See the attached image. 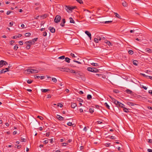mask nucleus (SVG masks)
Returning <instances> with one entry per match:
<instances>
[{"instance_id": "f257e3e1", "label": "nucleus", "mask_w": 152, "mask_h": 152, "mask_svg": "<svg viewBox=\"0 0 152 152\" xmlns=\"http://www.w3.org/2000/svg\"><path fill=\"white\" fill-rule=\"evenodd\" d=\"M75 75L78 77L81 78L83 80L85 81L86 79L85 75L80 71L76 72L75 73Z\"/></svg>"}, {"instance_id": "f03ea898", "label": "nucleus", "mask_w": 152, "mask_h": 152, "mask_svg": "<svg viewBox=\"0 0 152 152\" xmlns=\"http://www.w3.org/2000/svg\"><path fill=\"white\" fill-rule=\"evenodd\" d=\"M87 70L89 71L93 72L96 73L98 72L99 70L96 68H91V67H88L87 69Z\"/></svg>"}, {"instance_id": "7ed1b4c3", "label": "nucleus", "mask_w": 152, "mask_h": 152, "mask_svg": "<svg viewBox=\"0 0 152 152\" xmlns=\"http://www.w3.org/2000/svg\"><path fill=\"white\" fill-rule=\"evenodd\" d=\"M25 72H27V73L28 74H29V73L31 72V73H37L38 72V70L36 69H27L25 70Z\"/></svg>"}, {"instance_id": "20e7f679", "label": "nucleus", "mask_w": 152, "mask_h": 152, "mask_svg": "<svg viewBox=\"0 0 152 152\" xmlns=\"http://www.w3.org/2000/svg\"><path fill=\"white\" fill-rule=\"evenodd\" d=\"M61 18V17L60 15H57L56 16L54 21L56 23H57L60 22Z\"/></svg>"}, {"instance_id": "39448f33", "label": "nucleus", "mask_w": 152, "mask_h": 152, "mask_svg": "<svg viewBox=\"0 0 152 152\" xmlns=\"http://www.w3.org/2000/svg\"><path fill=\"white\" fill-rule=\"evenodd\" d=\"M65 9H66V11L68 12H69L72 11L71 7L69 6H66L65 7Z\"/></svg>"}, {"instance_id": "423d86ee", "label": "nucleus", "mask_w": 152, "mask_h": 152, "mask_svg": "<svg viewBox=\"0 0 152 152\" xmlns=\"http://www.w3.org/2000/svg\"><path fill=\"white\" fill-rule=\"evenodd\" d=\"M85 33L89 37L90 40H91V33L89 31H86L85 32Z\"/></svg>"}, {"instance_id": "0eeeda50", "label": "nucleus", "mask_w": 152, "mask_h": 152, "mask_svg": "<svg viewBox=\"0 0 152 152\" xmlns=\"http://www.w3.org/2000/svg\"><path fill=\"white\" fill-rule=\"evenodd\" d=\"M49 29L50 30V32L51 33H54L55 32V29L53 27H49Z\"/></svg>"}, {"instance_id": "6e6552de", "label": "nucleus", "mask_w": 152, "mask_h": 152, "mask_svg": "<svg viewBox=\"0 0 152 152\" xmlns=\"http://www.w3.org/2000/svg\"><path fill=\"white\" fill-rule=\"evenodd\" d=\"M4 65V61L2 60L0 61V68L2 67Z\"/></svg>"}, {"instance_id": "1a4fd4ad", "label": "nucleus", "mask_w": 152, "mask_h": 152, "mask_svg": "<svg viewBox=\"0 0 152 152\" xmlns=\"http://www.w3.org/2000/svg\"><path fill=\"white\" fill-rule=\"evenodd\" d=\"M62 22L61 23L60 25L62 27H64V23H65V20L64 19H63L62 20Z\"/></svg>"}, {"instance_id": "9d476101", "label": "nucleus", "mask_w": 152, "mask_h": 152, "mask_svg": "<svg viewBox=\"0 0 152 152\" xmlns=\"http://www.w3.org/2000/svg\"><path fill=\"white\" fill-rule=\"evenodd\" d=\"M57 118L58 120H60L63 121L64 120V118L59 115H57Z\"/></svg>"}, {"instance_id": "9b49d317", "label": "nucleus", "mask_w": 152, "mask_h": 152, "mask_svg": "<svg viewBox=\"0 0 152 152\" xmlns=\"http://www.w3.org/2000/svg\"><path fill=\"white\" fill-rule=\"evenodd\" d=\"M104 42L105 43H106L109 46L112 45V43L109 41H108L107 40H105L104 41Z\"/></svg>"}, {"instance_id": "f8f14e48", "label": "nucleus", "mask_w": 152, "mask_h": 152, "mask_svg": "<svg viewBox=\"0 0 152 152\" xmlns=\"http://www.w3.org/2000/svg\"><path fill=\"white\" fill-rule=\"evenodd\" d=\"M77 105V104L76 103L72 102L71 103V107L72 108H74Z\"/></svg>"}, {"instance_id": "ddd939ff", "label": "nucleus", "mask_w": 152, "mask_h": 152, "mask_svg": "<svg viewBox=\"0 0 152 152\" xmlns=\"http://www.w3.org/2000/svg\"><path fill=\"white\" fill-rule=\"evenodd\" d=\"M27 42L29 44L28 45H31L34 44L35 43V41L34 40H30L29 41H28Z\"/></svg>"}, {"instance_id": "4468645a", "label": "nucleus", "mask_w": 152, "mask_h": 152, "mask_svg": "<svg viewBox=\"0 0 152 152\" xmlns=\"http://www.w3.org/2000/svg\"><path fill=\"white\" fill-rule=\"evenodd\" d=\"M50 90L48 89H41V91L42 92L44 93H45L46 92H48V91H49Z\"/></svg>"}, {"instance_id": "2eb2a0df", "label": "nucleus", "mask_w": 152, "mask_h": 152, "mask_svg": "<svg viewBox=\"0 0 152 152\" xmlns=\"http://www.w3.org/2000/svg\"><path fill=\"white\" fill-rule=\"evenodd\" d=\"M70 59L68 57H66L65 58V61H66V62H67L68 63H70Z\"/></svg>"}, {"instance_id": "dca6fc26", "label": "nucleus", "mask_w": 152, "mask_h": 152, "mask_svg": "<svg viewBox=\"0 0 152 152\" xmlns=\"http://www.w3.org/2000/svg\"><path fill=\"white\" fill-rule=\"evenodd\" d=\"M145 51L146 52H148L149 53L152 52V50L149 48H146L145 49Z\"/></svg>"}, {"instance_id": "f3484780", "label": "nucleus", "mask_w": 152, "mask_h": 152, "mask_svg": "<svg viewBox=\"0 0 152 152\" xmlns=\"http://www.w3.org/2000/svg\"><path fill=\"white\" fill-rule=\"evenodd\" d=\"M64 69H65V70H61V69H60V70L63 72H69V69L67 68H64Z\"/></svg>"}, {"instance_id": "a211bd4d", "label": "nucleus", "mask_w": 152, "mask_h": 152, "mask_svg": "<svg viewBox=\"0 0 152 152\" xmlns=\"http://www.w3.org/2000/svg\"><path fill=\"white\" fill-rule=\"evenodd\" d=\"M7 72V71H6L5 69H2L0 71V74H1L3 73H4Z\"/></svg>"}, {"instance_id": "6ab92c4d", "label": "nucleus", "mask_w": 152, "mask_h": 152, "mask_svg": "<svg viewBox=\"0 0 152 152\" xmlns=\"http://www.w3.org/2000/svg\"><path fill=\"white\" fill-rule=\"evenodd\" d=\"M126 92L128 94H131L132 93V91L130 90L127 89L126 90Z\"/></svg>"}, {"instance_id": "aec40b11", "label": "nucleus", "mask_w": 152, "mask_h": 152, "mask_svg": "<svg viewBox=\"0 0 152 152\" xmlns=\"http://www.w3.org/2000/svg\"><path fill=\"white\" fill-rule=\"evenodd\" d=\"M70 20V22L71 23H75V22L74 20H73L72 18L70 17L69 18Z\"/></svg>"}, {"instance_id": "412c9836", "label": "nucleus", "mask_w": 152, "mask_h": 152, "mask_svg": "<svg viewBox=\"0 0 152 152\" xmlns=\"http://www.w3.org/2000/svg\"><path fill=\"white\" fill-rule=\"evenodd\" d=\"M127 104L129 106H132L134 105V103L132 102H127Z\"/></svg>"}, {"instance_id": "4be33fe9", "label": "nucleus", "mask_w": 152, "mask_h": 152, "mask_svg": "<svg viewBox=\"0 0 152 152\" xmlns=\"http://www.w3.org/2000/svg\"><path fill=\"white\" fill-rule=\"evenodd\" d=\"M104 105L107 108V109H110V106L109 105L107 104V102H105L104 104Z\"/></svg>"}, {"instance_id": "5701e85b", "label": "nucleus", "mask_w": 152, "mask_h": 152, "mask_svg": "<svg viewBox=\"0 0 152 152\" xmlns=\"http://www.w3.org/2000/svg\"><path fill=\"white\" fill-rule=\"evenodd\" d=\"M138 61L136 60H134L133 61V64L134 65L137 66V65Z\"/></svg>"}, {"instance_id": "b1692460", "label": "nucleus", "mask_w": 152, "mask_h": 152, "mask_svg": "<svg viewBox=\"0 0 152 152\" xmlns=\"http://www.w3.org/2000/svg\"><path fill=\"white\" fill-rule=\"evenodd\" d=\"M31 35V34L30 33L28 32V33H26L25 35L26 37H28L30 36Z\"/></svg>"}, {"instance_id": "393cba45", "label": "nucleus", "mask_w": 152, "mask_h": 152, "mask_svg": "<svg viewBox=\"0 0 152 152\" xmlns=\"http://www.w3.org/2000/svg\"><path fill=\"white\" fill-rule=\"evenodd\" d=\"M122 5L124 7H126L127 5V4L126 2L124 1L122 3Z\"/></svg>"}, {"instance_id": "a878e982", "label": "nucleus", "mask_w": 152, "mask_h": 152, "mask_svg": "<svg viewBox=\"0 0 152 152\" xmlns=\"http://www.w3.org/2000/svg\"><path fill=\"white\" fill-rule=\"evenodd\" d=\"M91 65L93 66H99V65L98 64L95 63H92L91 64Z\"/></svg>"}, {"instance_id": "bb28decb", "label": "nucleus", "mask_w": 152, "mask_h": 152, "mask_svg": "<svg viewBox=\"0 0 152 152\" xmlns=\"http://www.w3.org/2000/svg\"><path fill=\"white\" fill-rule=\"evenodd\" d=\"M69 72H70V73H76V72L74 70H73L72 69H69Z\"/></svg>"}, {"instance_id": "cd10ccee", "label": "nucleus", "mask_w": 152, "mask_h": 152, "mask_svg": "<svg viewBox=\"0 0 152 152\" xmlns=\"http://www.w3.org/2000/svg\"><path fill=\"white\" fill-rule=\"evenodd\" d=\"M124 105L123 104H122V103H121V102L119 103V104L118 105V106H119L121 108L124 107Z\"/></svg>"}, {"instance_id": "c85d7f7f", "label": "nucleus", "mask_w": 152, "mask_h": 152, "mask_svg": "<svg viewBox=\"0 0 152 152\" xmlns=\"http://www.w3.org/2000/svg\"><path fill=\"white\" fill-rule=\"evenodd\" d=\"M114 13L115 14V16L118 18H121V16H120L119 15V14H118V13Z\"/></svg>"}, {"instance_id": "c756f323", "label": "nucleus", "mask_w": 152, "mask_h": 152, "mask_svg": "<svg viewBox=\"0 0 152 152\" xmlns=\"http://www.w3.org/2000/svg\"><path fill=\"white\" fill-rule=\"evenodd\" d=\"M89 112L90 113H93L94 112V109L93 108H90L89 109Z\"/></svg>"}, {"instance_id": "7c9ffc66", "label": "nucleus", "mask_w": 152, "mask_h": 152, "mask_svg": "<svg viewBox=\"0 0 152 152\" xmlns=\"http://www.w3.org/2000/svg\"><path fill=\"white\" fill-rule=\"evenodd\" d=\"M123 108V110L124 112L126 113H128L129 112V111L126 108L124 107Z\"/></svg>"}, {"instance_id": "2f4dec72", "label": "nucleus", "mask_w": 152, "mask_h": 152, "mask_svg": "<svg viewBox=\"0 0 152 152\" xmlns=\"http://www.w3.org/2000/svg\"><path fill=\"white\" fill-rule=\"evenodd\" d=\"M87 98L88 99H90L92 98V96L90 94H88L87 96Z\"/></svg>"}, {"instance_id": "473e14b6", "label": "nucleus", "mask_w": 152, "mask_h": 152, "mask_svg": "<svg viewBox=\"0 0 152 152\" xmlns=\"http://www.w3.org/2000/svg\"><path fill=\"white\" fill-rule=\"evenodd\" d=\"M52 79L53 81L54 82L56 83L57 81L56 79L55 78L52 77Z\"/></svg>"}, {"instance_id": "72a5a7b5", "label": "nucleus", "mask_w": 152, "mask_h": 152, "mask_svg": "<svg viewBox=\"0 0 152 152\" xmlns=\"http://www.w3.org/2000/svg\"><path fill=\"white\" fill-rule=\"evenodd\" d=\"M77 100L78 101L80 102H82L83 101V100L80 98H77Z\"/></svg>"}, {"instance_id": "f704fd0d", "label": "nucleus", "mask_w": 152, "mask_h": 152, "mask_svg": "<svg viewBox=\"0 0 152 152\" xmlns=\"http://www.w3.org/2000/svg\"><path fill=\"white\" fill-rule=\"evenodd\" d=\"M113 92L117 94L119 92V91L118 90L115 89L113 90Z\"/></svg>"}, {"instance_id": "c9c22d12", "label": "nucleus", "mask_w": 152, "mask_h": 152, "mask_svg": "<svg viewBox=\"0 0 152 152\" xmlns=\"http://www.w3.org/2000/svg\"><path fill=\"white\" fill-rule=\"evenodd\" d=\"M109 97L111 99L112 101L114 103V101L116 99H115L112 97L110 96H109Z\"/></svg>"}, {"instance_id": "e433bc0d", "label": "nucleus", "mask_w": 152, "mask_h": 152, "mask_svg": "<svg viewBox=\"0 0 152 152\" xmlns=\"http://www.w3.org/2000/svg\"><path fill=\"white\" fill-rule=\"evenodd\" d=\"M129 53V54L132 55L133 53V52L132 50H129L128 52Z\"/></svg>"}, {"instance_id": "4c0bfd02", "label": "nucleus", "mask_w": 152, "mask_h": 152, "mask_svg": "<svg viewBox=\"0 0 152 152\" xmlns=\"http://www.w3.org/2000/svg\"><path fill=\"white\" fill-rule=\"evenodd\" d=\"M18 48V47L17 45H15L14 47V49L15 50H16Z\"/></svg>"}, {"instance_id": "58836bf2", "label": "nucleus", "mask_w": 152, "mask_h": 152, "mask_svg": "<svg viewBox=\"0 0 152 152\" xmlns=\"http://www.w3.org/2000/svg\"><path fill=\"white\" fill-rule=\"evenodd\" d=\"M112 22V21H105L104 22V23L105 24H108L109 23H110Z\"/></svg>"}, {"instance_id": "ea45409f", "label": "nucleus", "mask_w": 152, "mask_h": 152, "mask_svg": "<svg viewBox=\"0 0 152 152\" xmlns=\"http://www.w3.org/2000/svg\"><path fill=\"white\" fill-rule=\"evenodd\" d=\"M94 41L96 43H98L99 42V40H98L97 38H95L94 39Z\"/></svg>"}, {"instance_id": "a19ab883", "label": "nucleus", "mask_w": 152, "mask_h": 152, "mask_svg": "<svg viewBox=\"0 0 152 152\" xmlns=\"http://www.w3.org/2000/svg\"><path fill=\"white\" fill-rule=\"evenodd\" d=\"M76 1L80 4H82L83 3V2L82 0H76Z\"/></svg>"}, {"instance_id": "79ce46f5", "label": "nucleus", "mask_w": 152, "mask_h": 152, "mask_svg": "<svg viewBox=\"0 0 152 152\" xmlns=\"http://www.w3.org/2000/svg\"><path fill=\"white\" fill-rule=\"evenodd\" d=\"M64 58H65V56H60L58 58L59 59H63Z\"/></svg>"}, {"instance_id": "37998d69", "label": "nucleus", "mask_w": 152, "mask_h": 152, "mask_svg": "<svg viewBox=\"0 0 152 152\" xmlns=\"http://www.w3.org/2000/svg\"><path fill=\"white\" fill-rule=\"evenodd\" d=\"M140 74L142 76H143L144 77H145L147 78H148V76L144 74L141 73Z\"/></svg>"}, {"instance_id": "c03bdc74", "label": "nucleus", "mask_w": 152, "mask_h": 152, "mask_svg": "<svg viewBox=\"0 0 152 152\" xmlns=\"http://www.w3.org/2000/svg\"><path fill=\"white\" fill-rule=\"evenodd\" d=\"M21 141L23 142H25L26 140V139L23 138L22 137H21Z\"/></svg>"}, {"instance_id": "a18cd8bd", "label": "nucleus", "mask_w": 152, "mask_h": 152, "mask_svg": "<svg viewBox=\"0 0 152 152\" xmlns=\"http://www.w3.org/2000/svg\"><path fill=\"white\" fill-rule=\"evenodd\" d=\"M57 106H58V107L59 106V107H63V105H62V104H61V103H58V104H57Z\"/></svg>"}, {"instance_id": "49530a36", "label": "nucleus", "mask_w": 152, "mask_h": 152, "mask_svg": "<svg viewBox=\"0 0 152 152\" xmlns=\"http://www.w3.org/2000/svg\"><path fill=\"white\" fill-rule=\"evenodd\" d=\"M13 23L12 21L10 22L9 23V26H12L13 25Z\"/></svg>"}, {"instance_id": "de8ad7c7", "label": "nucleus", "mask_w": 152, "mask_h": 152, "mask_svg": "<svg viewBox=\"0 0 152 152\" xmlns=\"http://www.w3.org/2000/svg\"><path fill=\"white\" fill-rule=\"evenodd\" d=\"M31 45H27L26 47V48L27 49H29L30 48Z\"/></svg>"}, {"instance_id": "09e8293b", "label": "nucleus", "mask_w": 152, "mask_h": 152, "mask_svg": "<svg viewBox=\"0 0 152 152\" xmlns=\"http://www.w3.org/2000/svg\"><path fill=\"white\" fill-rule=\"evenodd\" d=\"M47 35V32L46 31L43 32V35L44 37L46 36Z\"/></svg>"}, {"instance_id": "8fccbe9b", "label": "nucleus", "mask_w": 152, "mask_h": 152, "mask_svg": "<svg viewBox=\"0 0 152 152\" xmlns=\"http://www.w3.org/2000/svg\"><path fill=\"white\" fill-rule=\"evenodd\" d=\"M32 81L31 80H28L27 81V82L28 84H31L32 83Z\"/></svg>"}, {"instance_id": "3c124183", "label": "nucleus", "mask_w": 152, "mask_h": 152, "mask_svg": "<svg viewBox=\"0 0 152 152\" xmlns=\"http://www.w3.org/2000/svg\"><path fill=\"white\" fill-rule=\"evenodd\" d=\"M37 117L38 118H39L41 120H42L43 119V117L40 116H38Z\"/></svg>"}, {"instance_id": "603ef678", "label": "nucleus", "mask_w": 152, "mask_h": 152, "mask_svg": "<svg viewBox=\"0 0 152 152\" xmlns=\"http://www.w3.org/2000/svg\"><path fill=\"white\" fill-rule=\"evenodd\" d=\"M10 44L12 45L14 43L15 41H14L12 40L10 41Z\"/></svg>"}, {"instance_id": "864d4df0", "label": "nucleus", "mask_w": 152, "mask_h": 152, "mask_svg": "<svg viewBox=\"0 0 152 152\" xmlns=\"http://www.w3.org/2000/svg\"><path fill=\"white\" fill-rule=\"evenodd\" d=\"M73 61L75 62H76L78 64H81V63L80 62H79V61H75V60H73Z\"/></svg>"}, {"instance_id": "5fc2aeb1", "label": "nucleus", "mask_w": 152, "mask_h": 152, "mask_svg": "<svg viewBox=\"0 0 152 152\" xmlns=\"http://www.w3.org/2000/svg\"><path fill=\"white\" fill-rule=\"evenodd\" d=\"M96 37H97L98 40H99V41H100L101 40V38L100 36H97Z\"/></svg>"}, {"instance_id": "6e6d98bb", "label": "nucleus", "mask_w": 152, "mask_h": 152, "mask_svg": "<svg viewBox=\"0 0 152 152\" xmlns=\"http://www.w3.org/2000/svg\"><path fill=\"white\" fill-rule=\"evenodd\" d=\"M16 146H17V147L18 149H19L21 147V145H16Z\"/></svg>"}, {"instance_id": "4d7b16f0", "label": "nucleus", "mask_w": 152, "mask_h": 152, "mask_svg": "<svg viewBox=\"0 0 152 152\" xmlns=\"http://www.w3.org/2000/svg\"><path fill=\"white\" fill-rule=\"evenodd\" d=\"M19 43L20 45H22L23 44V41H19Z\"/></svg>"}, {"instance_id": "13d9d810", "label": "nucleus", "mask_w": 152, "mask_h": 152, "mask_svg": "<svg viewBox=\"0 0 152 152\" xmlns=\"http://www.w3.org/2000/svg\"><path fill=\"white\" fill-rule=\"evenodd\" d=\"M71 56H72V57H75L76 56H75V55L74 54L71 53L70 54Z\"/></svg>"}, {"instance_id": "bf43d9fd", "label": "nucleus", "mask_w": 152, "mask_h": 152, "mask_svg": "<svg viewBox=\"0 0 152 152\" xmlns=\"http://www.w3.org/2000/svg\"><path fill=\"white\" fill-rule=\"evenodd\" d=\"M95 107L97 108L98 109H99L100 106L98 105H95Z\"/></svg>"}, {"instance_id": "052dcab7", "label": "nucleus", "mask_w": 152, "mask_h": 152, "mask_svg": "<svg viewBox=\"0 0 152 152\" xmlns=\"http://www.w3.org/2000/svg\"><path fill=\"white\" fill-rule=\"evenodd\" d=\"M11 11H8L7 12V15H9L11 13Z\"/></svg>"}, {"instance_id": "680f3d73", "label": "nucleus", "mask_w": 152, "mask_h": 152, "mask_svg": "<svg viewBox=\"0 0 152 152\" xmlns=\"http://www.w3.org/2000/svg\"><path fill=\"white\" fill-rule=\"evenodd\" d=\"M67 125L68 126H71L72 125V123L71 122H69L67 124Z\"/></svg>"}, {"instance_id": "e2e57ef3", "label": "nucleus", "mask_w": 152, "mask_h": 152, "mask_svg": "<svg viewBox=\"0 0 152 152\" xmlns=\"http://www.w3.org/2000/svg\"><path fill=\"white\" fill-rule=\"evenodd\" d=\"M48 142V140H45L44 141V144H47Z\"/></svg>"}, {"instance_id": "0e129e2a", "label": "nucleus", "mask_w": 152, "mask_h": 152, "mask_svg": "<svg viewBox=\"0 0 152 152\" xmlns=\"http://www.w3.org/2000/svg\"><path fill=\"white\" fill-rule=\"evenodd\" d=\"M147 151L148 152H152V149H148L147 150Z\"/></svg>"}, {"instance_id": "69168bd1", "label": "nucleus", "mask_w": 152, "mask_h": 152, "mask_svg": "<svg viewBox=\"0 0 152 152\" xmlns=\"http://www.w3.org/2000/svg\"><path fill=\"white\" fill-rule=\"evenodd\" d=\"M18 38L17 36H15L13 37H12V39H16Z\"/></svg>"}, {"instance_id": "338daca9", "label": "nucleus", "mask_w": 152, "mask_h": 152, "mask_svg": "<svg viewBox=\"0 0 152 152\" xmlns=\"http://www.w3.org/2000/svg\"><path fill=\"white\" fill-rule=\"evenodd\" d=\"M149 93L152 95V90H150L148 91Z\"/></svg>"}, {"instance_id": "774afa93", "label": "nucleus", "mask_w": 152, "mask_h": 152, "mask_svg": "<svg viewBox=\"0 0 152 152\" xmlns=\"http://www.w3.org/2000/svg\"><path fill=\"white\" fill-rule=\"evenodd\" d=\"M147 107L148 109L152 110V107H150V106H148Z\"/></svg>"}]
</instances>
